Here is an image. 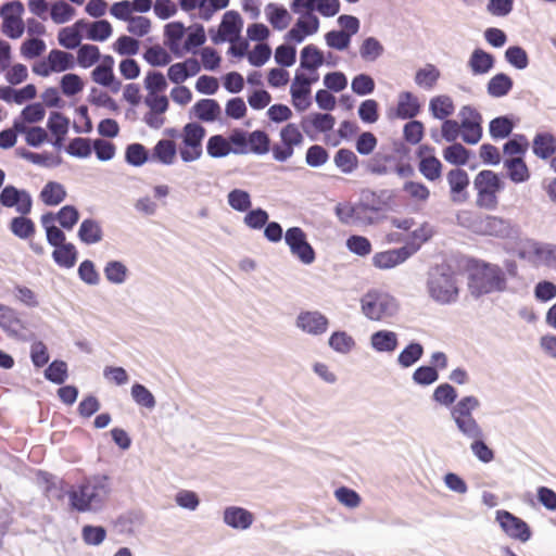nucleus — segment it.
Instances as JSON below:
<instances>
[{
	"label": "nucleus",
	"mask_w": 556,
	"mask_h": 556,
	"mask_svg": "<svg viewBox=\"0 0 556 556\" xmlns=\"http://www.w3.org/2000/svg\"><path fill=\"white\" fill-rule=\"evenodd\" d=\"M428 291L441 304L455 302L459 293L455 275L448 268L437 269L430 275Z\"/></svg>",
	"instance_id": "7"
},
{
	"label": "nucleus",
	"mask_w": 556,
	"mask_h": 556,
	"mask_svg": "<svg viewBox=\"0 0 556 556\" xmlns=\"http://www.w3.org/2000/svg\"><path fill=\"white\" fill-rule=\"evenodd\" d=\"M65 187L56 181H48L40 191L39 198L48 206H56L66 199Z\"/></svg>",
	"instance_id": "30"
},
{
	"label": "nucleus",
	"mask_w": 556,
	"mask_h": 556,
	"mask_svg": "<svg viewBox=\"0 0 556 556\" xmlns=\"http://www.w3.org/2000/svg\"><path fill=\"white\" fill-rule=\"evenodd\" d=\"M496 521L500 523L505 534L513 540L525 543L529 541L532 535L529 525L507 510H497Z\"/></svg>",
	"instance_id": "9"
},
{
	"label": "nucleus",
	"mask_w": 556,
	"mask_h": 556,
	"mask_svg": "<svg viewBox=\"0 0 556 556\" xmlns=\"http://www.w3.org/2000/svg\"><path fill=\"white\" fill-rule=\"evenodd\" d=\"M420 112L418 98L410 91H402L399 94L394 115L401 119H410Z\"/></svg>",
	"instance_id": "22"
},
{
	"label": "nucleus",
	"mask_w": 556,
	"mask_h": 556,
	"mask_svg": "<svg viewBox=\"0 0 556 556\" xmlns=\"http://www.w3.org/2000/svg\"><path fill=\"white\" fill-rule=\"evenodd\" d=\"M503 165L506 170L507 177L514 184L527 182L531 177L530 169L527 163L525 162L523 157L504 159Z\"/></svg>",
	"instance_id": "25"
},
{
	"label": "nucleus",
	"mask_w": 556,
	"mask_h": 556,
	"mask_svg": "<svg viewBox=\"0 0 556 556\" xmlns=\"http://www.w3.org/2000/svg\"><path fill=\"white\" fill-rule=\"evenodd\" d=\"M472 440L470 444L471 452L482 463H491L494 459V452L484 442V433L481 430V434L477 438H469Z\"/></svg>",
	"instance_id": "52"
},
{
	"label": "nucleus",
	"mask_w": 556,
	"mask_h": 556,
	"mask_svg": "<svg viewBox=\"0 0 556 556\" xmlns=\"http://www.w3.org/2000/svg\"><path fill=\"white\" fill-rule=\"evenodd\" d=\"M112 26L106 20L89 24L87 37L94 41H104L112 35Z\"/></svg>",
	"instance_id": "62"
},
{
	"label": "nucleus",
	"mask_w": 556,
	"mask_h": 556,
	"mask_svg": "<svg viewBox=\"0 0 556 556\" xmlns=\"http://www.w3.org/2000/svg\"><path fill=\"white\" fill-rule=\"evenodd\" d=\"M534 264L547 267L556 266V252L554 249L544 245H536L533 250Z\"/></svg>",
	"instance_id": "64"
},
{
	"label": "nucleus",
	"mask_w": 556,
	"mask_h": 556,
	"mask_svg": "<svg viewBox=\"0 0 556 556\" xmlns=\"http://www.w3.org/2000/svg\"><path fill=\"white\" fill-rule=\"evenodd\" d=\"M0 328L9 333H18L22 329L21 319L17 317L16 312L5 305L0 304Z\"/></svg>",
	"instance_id": "46"
},
{
	"label": "nucleus",
	"mask_w": 556,
	"mask_h": 556,
	"mask_svg": "<svg viewBox=\"0 0 556 556\" xmlns=\"http://www.w3.org/2000/svg\"><path fill=\"white\" fill-rule=\"evenodd\" d=\"M318 78V74L309 77L301 72L295 73L290 88V94L292 98V104L298 111L302 112L309 108L311 85L316 83Z\"/></svg>",
	"instance_id": "11"
},
{
	"label": "nucleus",
	"mask_w": 556,
	"mask_h": 556,
	"mask_svg": "<svg viewBox=\"0 0 556 556\" xmlns=\"http://www.w3.org/2000/svg\"><path fill=\"white\" fill-rule=\"evenodd\" d=\"M10 230L20 239H29L35 235L36 226L30 218L26 217V215H21L12 218L10 223Z\"/></svg>",
	"instance_id": "44"
},
{
	"label": "nucleus",
	"mask_w": 556,
	"mask_h": 556,
	"mask_svg": "<svg viewBox=\"0 0 556 556\" xmlns=\"http://www.w3.org/2000/svg\"><path fill=\"white\" fill-rule=\"evenodd\" d=\"M319 20L314 14H306L300 17L293 27L287 33V40L296 43L302 42L307 36L314 35L318 31Z\"/></svg>",
	"instance_id": "18"
},
{
	"label": "nucleus",
	"mask_w": 556,
	"mask_h": 556,
	"mask_svg": "<svg viewBox=\"0 0 556 556\" xmlns=\"http://www.w3.org/2000/svg\"><path fill=\"white\" fill-rule=\"evenodd\" d=\"M529 141L525 135H515L503 146L504 159L523 157L529 149Z\"/></svg>",
	"instance_id": "39"
},
{
	"label": "nucleus",
	"mask_w": 556,
	"mask_h": 556,
	"mask_svg": "<svg viewBox=\"0 0 556 556\" xmlns=\"http://www.w3.org/2000/svg\"><path fill=\"white\" fill-rule=\"evenodd\" d=\"M469 288L476 295L503 291L506 288L505 274L496 265L484 264L470 276Z\"/></svg>",
	"instance_id": "6"
},
{
	"label": "nucleus",
	"mask_w": 556,
	"mask_h": 556,
	"mask_svg": "<svg viewBox=\"0 0 556 556\" xmlns=\"http://www.w3.org/2000/svg\"><path fill=\"white\" fill-rule=\"evenodd\" d=\"M242 29V18L236 11H228L224 14L218 27L217 35L213 38L215 43L229 41L231 43L239 39Z\"/></svg>",
	"instance_id": "14"
},
{
	"label": "nucleus",
	"mask_w": 556,
	"mask_h": 556,
	"mask_svg": "<svg viewBox=\"0 0 556 556\" xmlns=\"http://www.w3.org/2000/svg\"><path fill=\"white\" fill-rule=\"evenodd\" d=\"M410 254L406 247L378 252L372 256V265L379 269H390L405 262Z\"/></svg>",
	"instance_id": "20"
},
{
	"label": "nucleus",
	"mask_w": 556,
	"mask_h": 556,
	"mask_svg": "<svg viewBox=\"0 0 556 556\" xmlns=\"http://www.w3.org/2000/svg\"><path fill=\"white\" fill-rule=\"evenodd\" d=\"M480 406V401L473 395L462 397L451 409V416L459 430L466 438H477L481 434L482 428L473 417V412Z\"/></svg>",
	"instance_id": "5"
},
{
	"label": "nucleus",
	"mask_w": 556,
	"mask_h": 556,
	"mask_svg": "<svg viewBox=\"0 0 556 556\" xmlns=\"http://www.w3.org/2000/svg\"><path fill=\"white\" fill-rule=\"evenodd\" d=\"M206 151L211 157L220 159L231 153V146L227 138L222 135H214L208 138Z\"/></svg>",
	"instance_id": "45"
},
{
	"label": "nucleus",
	"mask_w": 556,
	"mask_h": 556,
	"mask_svg": "<svg viewBox=\"0 0 556 556\" xmlns=\"http://www.w3.org/2000/svg\"><path fill=\"white\" fill-rule=\"evenodd\" d=\"M505 182L501 176L491 170L479 172L473 179L477 191L476 204L480 208L496 210L498 206V193L504 189Z\"/></svg>",
	"instance_id": "3"
},
{
	"label": "nucleus",
	"mask_w": 556,
	"mask_h": 556,
	"mask_svg": "<svg viewBox=\"0 0 556 556\" xmlns=\"http://www.w3.org/2000/svg\"><path fill=\"white\" fill-rule=\"evenodd\" d=\"M328 318L318 311L301 312L296 318V326L304 332L319 336L327 331Z\"/></svg>",
	"instance_id": "15"
},
{
	"label": "nucleus",
	"mask_w": 556,
	"mask_h": 556,
	"mask_svg": "<svg viewBox=\"0 0 556 556\" xmlns=\"http://www.w3.org/2000/svg\"><path fill=\"white\" fill-rule=\"evenodd\" d=\"M286 243L291 253L303 264H312L315 261V251L306 240L304 230L300 227H291L286 231Z\"/></svg>",
	"instance_id": "10"
},
{
	"label": "nucleus",
	"mask_w": 556,
	"mask_h": 556,
	"mask_svg": "<svg viewBox=\"0 0 556 556\" xmlns=\"http://www.w3.org/2000/svg\"><path fill=\"white\" fill-rule=\"evenodd\" d=\"M366 211V206L351 202H340L334 207V214L339 222L348 226L369 224L370 220L367 222L363 216Z\"/></svg>",
	"instance_id": "16"
},
{
	"label": "nucleus",
	"mask_w": 556,
	"mask_h": 556,
	"mask_svg": "<svg viewBox=\"0 0 556 556\" xmlns=\"http://www.w3.org/2000/svg\"><path fill=\"white\" fill-rule=\"evenodd\" d=\"M0 203L5 207H15L20 215H28L33 208V199L29 192L20 190L12 185L5 186L0 192Z\"/></svg>",
	"instance_id": "12"
},
{
	"label": "nucleus",
	"mask_w": 556,
	"mask_h": 556,
	"mask_svg": "<svg viewBox=\"0 0 556 556\" xmlns=\"http://www.w3.org/2000/svg\"><path fill=\"white\" fill-rule=\"evenodd\" d=\"M253 521V514L242 507L230 506L224 510V522L233 529L245 530Z\"/></svg>",
	"instance_id": "24"
},
{
	"label": "nucleus",
	"mask_w": 556,
	"mask_h": 556,
	"mask_svg": "<svg viewBox=\"0 0 556 556\" xmlns=\"http://www.w3.org/2000/svg\"><path fill=\"white\" fill-rule=\"evenodd\" d=\"M324 61L323 52L315 45H307L301 51L300 66L313 75L317 74V70L324 64Z\"/></svg>",
	"instance_id": "28"
},
{
	"label": "nucleus",
	"mask_w": 556,
	"mask_h": 556,
	"mask_svg": "<svg viewBox=\"0 0 556 556\" xmlns=\"http://www.w3.org/2000/svg\"><path fill=\"white\" fill-rule=\"evenodd\" d=\"M469 67L475 75L488 73L494 64L493 55L482 49H475L469 59Z\"/></svg>",
	"instance_id": "37"
},
{
	"label": "nucleus",
	"mask_w": 556,
	"mask_h": 556,
	"mask_svg": "<svg viewBox=\"0 0 556 556\" xmlns=\"http://www.w3.org/2000/svg\"><path fill=\"white\" fill-rule=\"evenodd\" d=\"M70 121L60 112H52L48 118L47 127L55 137L54 146H61L68 131Z\"/></svg>",
	"instance_id": "33"
},
{
	"label": "nucleus",
	"mask_w": 556,
	"mask_h": 556,
	"mask_svg": "<svg viewBox=\"0 0 556 556\" xmlns=\"http://www.w3.org/2000/svg\"><path fill=\"white\" fill-rule=\"evenodd\" d=\"M532 151L542 160L552 157L556 153L555 136L551 132L536 134L532 140Z\"/></svg>",
	"instance_id": "27"
},
{
	"label": "nucleus",
	"mask_w": 556,
	"mask_h": 556,
	"mask_svg": "<svg viewBox=\"0 0 556 556\" xmlns=\"http://www.w3.org/2000/svg\"><path fill=\"white\" fill-rule=\"evenodd\" d=\"M55 216L52 212L43 214L40 218L41 225L46 230L48 243L54 248H59L60 245L66 243V237L63 230L53 224Z\"/></svg>",
	"instance_id": "31"
},
{
	"label": "nucleus",
	"mask_w": 556,
	"mask_h": 556,
	"mask_svg": "<svg viewBox=\"0 0 556 556\" xmlns=\"http://www.w3.org/2000/svg\"><path fill=\"white\" fill-rule=\"evenodd\" d=\"M228 204L238 212H247L252 206L251 197L248 191L233 189L228 193Z\"/></svg>",
	"instance_id": "56"
},
{
	"label": "nucleus",
	"mask_w": 556,
	"mask_h": 556,
	"mask_svg": "<svg viewBox=\"0 0 556 556\" xmlns=\"http://www.w3.org/2000/svg\"><path fill=\"white\" fill-rule=\"evenodd\" d=\"M205 39L206 36L202 25L192 27L185 42H181V53L193 51L198 47L202 46L205 42Z\"/></svg>",
	"instance_id": "58"
},
{
	"label": "nucleus",
	"mask_w": 556,
	"mask_h": 556,
	"mask_svg": "<svg viewBox=\"0 0 556 556\" xmlns=\"http://www.w3.org/2000/svg\"><path fill=\"white\" fill-rule=\"evenodd\" d=\"M329 345L337 352L349 353L355 345L354 339L344 331H336L329 338Z\"/></svg>",
	"instance_id": "59"
},
{
	"label": "nucleus",
	"mask_w": 556,
	"mask_h": 556,
	"mask_svg": "<svg viewBox=\"0 0 556 556\" xmlns=\"http://www.w3.org/2000/svg\"><path fill=\"white\" fill-rule=\"evenodd\" d=\"M192 112L198 119L211 123L219 118L222 109L214 99H201L194 103Z\"/></svg>",
	"instance_id": "26"
},
{
	"label": "nucleus",
	"mask_w": 556,
	"mask_h": 556,
	"mask_svg": "<svg viewBox=\"0 0 556 556\" xmlns=\"http://www.w3.org/2000/svg\"><path fill=\"white\" fill-rule=\"evenodd\" d=\"M514 129V123L507 116H500L490 122L489 131L494 140L508 137Z\"/></svg>",
	"instance_id": "51"
},
{
	"label": "nucleus",
	"mask_w": 556,
	"mask_h": 556,
	"mask_svg": "<svg viewBox=\"0 0 556 556\" xmlns=\"http://www.w3.org/2000/svg\"><path fill=\"white\" fill-rule=\"evenodd\" d=\"M54 262L64 268H72L77 261V251L73 243H64L52 252Z\"/></svg>",
	"instance_id": "41"
},
{
	"label": "nucleus",
	"mask_w": 556,
	"mask_h": 556,
	"mask_svg": "<svg viewBox=\"0 0 556 556\" xmlns=\"http://www.w3.org/2000/svg\"><path fill=\"white\" fill-rule=\"evenodd\" d=\"M443 157L450 164L462 166L468 163L470 152L463 144L454 142L443 150Z\"/></svg>",
	"instance_id": "48"
},
{
	"label": "nucleus",
	"mask_w": 556,
	"mask_h": 556,
	"mask_svg": "<svg viewBox=\"0 0 556 556\" xmlns=\"http://www.w3.org/2000/svg\"><path fill=\"white\" fill-rule=\"evenodd\" d=\"M433 151L434 149L427 144L420 146L417 150L418 169L430 181H435L441 177L443 167L441 161L433 155Z\"/></svg>",
	"instance_id": "13"
},
{
	"label": "nucleus",
	"mask_w": 556,
	"mask_h": 556,
	"mask_svg": "<svg viewBox=\"0 0 556 556\" xmlns=\"http://www.w3.org/2000/svg\"><path fill=\"white\" fill-rule=\"evenodd\" d=\"M301 124H286L279 131V142L271 146L273 159L277 162H286L294 154V150L304 142Z\"/></svg>",
	"instance_id": "8"
},
{
	"label": "nucleus",
	"mask_w": 556,
	"mask_h": 556,
	"mask_svg": "<svg viewBox=\"0 0 556 556\" xmlns=\"http://www.w3.org/2000/svg\"><path fill=\"white\" fill-rule=\"evenodd\" d=\"M346 248L352 253H354L358 256H367L372 251L370 241L366 237L358 236V235H353L348 238Z\"/></svg>",
	"instance_id": "60"
},
{
	"label": "nucleus",
	"mask_w": 556,
	"mask_h": 556,
	"mask_svg": "<svg viewBox=\"0 0 556 556\" xmlns=\"http://www.w3.org/2000/svg\"><path fill=\"white\" fill-rule=\"evenodd\" d=\"M185 26L180 22H172L165 26V42L172 52L181 54V40L185 36Z\"/></svg>",
	"instance_id": "36"
},
{
	"label": "nucleus",
	"mask_w": 556,
	"mask_h": 556,
	"mask_svg": "<svg viewBox=\"0 0 556 556\" xmlns=\"http://www.w3.org/2000/svg\"><path fill=\"white\" fill-rule=\"evenodd\" d=\"M249 153L263 155L271 151L270 138L263 130H254L248 135Z\"/></svg>",
	"instance_id": "40"
},
{
	"label": "nucleus",
	"mask_w": 556,
	"mask_h": 556,
	"mask_svg": "<svg viewBox=\"0 0 556 556\" xmlns=\"http://www.w3.org/2000/svg\"><path fill=\"white\" fill-rule=\"evenodd\" d=\"M100 50L94 45L79 46L77 51V63L84 68L91 67L100 60Z\"/></svg>",
	"instance_id": "54"
},
{
	"label": "nucleus",
	"mask_w": 556,
	"mask_h": 556,
	"mask_svg": "<svg viewBox=\"0 0 556 556\" xmlns=\"http://www.w3.org/2000/svg\"><path fill=\"white\" fill-rule=\"evenodd\" d=\"M424 354V348L419 343L408 344L399 355L397 361L402 367H409L415 364Z\"/></svg>",
	"instance_id": "57"
},
{
	"label": "nucleus",
	"mask_w": 556,
	"mask_h": 556,
	"mask_svg": "<svg viewBox=\"0 0 556 556\" xmlns=\"http://www.w3.org/2000/svg\"><path fill=\"white\" fill-rule=\"evenodd\" d=\"M49 62L54 73L65 72L75 66L73 54L59 49H52L49 54Z\"/></svg>",
	"instance_id": "42"
},
{
	"label": "nucleus",
	"mask_w": 556,
	"mask_h": 556,
	"mask_svg": "<svg viewBox=\"0 0 556 556\" xmlns=\"http://www.w3.org/2000/svg\"><path fill=\"white\" fill-rule=\"evenodd\" d=\"M334 124L336 118L329 113H313L301 119V127L307 135H311L312 129L316 132H328Z\"/></svg>",
	"instance_id": "21"
},
{
	"label": "nucleus",
	"mask_w": 556,
	"mask_h": 556,
	"mask_svg": "<svg viewBox=\"0 0 556 556\" xmlns=\"http://www.w3.org/2000/svg\"><path fill=\"white\" fill-rule=\"evenodd\" d=\"M126 162L132 166H141L150 161L148 150L141 143H131L125 151Z\"/></svg>",
	"instance_id": "53"
},
{
	"label": "nucleus",
	"mask_w": 556,
	"mask_h": 556,
	"mask_svg": "<svg viewBox=\"0 0 556 556\" xmlns=\"http://www.w3.org/2000/svg\"><path fill=\"white\" fill-rule=\"evenodd\" d=\"M334 164L344 174H350L358 166L356 154L349 149H340L334 155Z\"/></svg>",
	"instance_id": "50"
},
{
	"label": "nucleus",
	"mask_w": 556,
	"mask_h": 556,
	"mask_svg": "<svg viewBox=\"0 0 556 556\" xmlns=\"http://www.w3.org/2000/svg\"><path fill=\"white\" fill-rule=\"evenodd\" d=\"M111 493L106 476H90L66 491L68 506L77 513L97 511L101 509Z\"/></svg>",
	"instance_id": "1"
},
{
	"label": "nucleus",
	"mask_w": 556,
	"mask_h": 556,
	"mask_svg": "<svg viewBox=\"0 0 556 556\" xmlns=\"http://www.w3.org/2000/svg\"><path fill=\"white\" fill-rule=\"evenodd\" d=\"M54 216L60 226L66 230H72L79 220V212L74 205L61 207Z\"/></svg>",
	"instance_id": "55"
},
{
	"label": "nucleus",
	"mask_w": 556,
	"mask_h": 556,
	"mask_svg": "<svg viewBox=\"0 0 556 556\" xmlns=\"http://www.w3.org/2000/svg\"><path fill=\"white\" fill-rule=\"evenodd\" d=\"M177 153V143L174 140L161 139L153 147L150 154V161L164 165H172L176 161Z\"/></svg>",
	"instance_id": "23"
},
{
	"label": "nucleus",
	"mask_w": 556,
	"mask_h": 556,
	"mask_svg": "<svg viewBox=\"0 0 556 556\" xmlns=\"http://www.w3.org/2000/svg\"><path fill=\"white\" fill-rule=\"evenodd\" d=\"M511 88L513 79L504 73L496 74L488 83V92L495 98L506 96Z\"/></svg>",
	"instance_id": "43"
},
{
	"label": "nucleus",
	"mask_w": 556,
	"mask_h": 556,
	"mask_svg": "<svg viewBox=\"0 0 556 556\" xmlns=\"http://www.w3.org/2000/svg\"><path fill=\"white\" fill-rule=\"evenodd\" d=\"M144 59L153 66H165L172 61L169 53L160 46L150 47L144 53Z\"/></svg>",
	"instance_id": "63"
},
{
	"label": "nucleus",
	"mask_w": 556,
	"mask_h": 556,
	"mask_svg": "<svg viewBox=\"0 0 556 556\" xmlns=\"http://www.w3.org/2000/svg\"><path fill=\"white\" fill-rule=\"evenodd\" d=\"M362 313L370 320L383 321L397 312V303L389 293L369 290L361 299Z\"/></svg>",
	"instance_id": "4"
},
{
	"label": "nucleus",
	"mask_w": 556,
	"mask_h": 556,
	"mask_svg": "<svg viewBox=\"0 0 556 556\" xmlns=\"http://www.w3.org/2000/svg\"><path fill=\"white\" fill-rule=\"evenodd\" d=\"M166 134L179 142L177 150L182 162L191 163L198 161L203 154V139L206 130L199 123H187L180 131L175 128L166 130Z\"/></svg>",
	"instance_id": "2"
},
{
	"label": "nucleus",
	"mask_w": 556,
	"mask_h": 556,
	"mask_svg": "<svg viewBox=\"0 0 556 556\" xmlns=\"http://www.w3.org/2000/svg\"><path fill=\"white\" fill-rule=\"evenodd\" d=\"M479 233L492 237H507L510 232V223L500 216L488 215L476 224Z\"/></svg>",
	"instance_id": "19"
},
{
	"label": "nucleus",
	"mask_w": 556,
	"mask_h": 556,
	"mask_svg": "<svg viewBox=\"0 0 556 556\" xmlns=\"http://www.w3.org/2000/svg\"><path fill=\"white\" fill-rule=\"evenodd\" d=\"M76 13V10L63 0H58L51 4L50 16L55 24L70 22Z\"/></svg>",
	"instance_id": "49"
},
{
	"label": "nucleus",
	"mask_w": 556,
	"mask_h": 556,
	"mask_svg": "<svg viewBox=\"0 0 556 556\" xmlns=\"http://www.w3.org/2000/svg\"><path fill=\"white\" fill-rule=\"evenodd\" d=\"M78 238L86 244L100 242L103 238V231L100 224L91 218L84 219L78 229Z\"/></svg>",
	"instance_id": "35"
},
{
	"label": "nucleus",
	"mask_w": 556,
	"mask_h": 556,
	"mask_svg": "<svg viewBox=\"0 0 556 556\" xmlns=\"http://www.w3.org/2000/svg\"><path fill=\"white\" fill-rule=\"evenodd\" d=\"M429 111L434 118L442 121L454 114L455 105L450 96L441 94L430 100Z\"/></svg>",
	"instance_id": "34"
},
{
	"label": "nucleus",
	"mask_w": 556,
	"mask_h": 556,
	"mask_svg": "<svg viewBox=\"0 0 556 556\" xmlns=\"http://www.w3.org/2000/svg\"><path fill=\"white\" fill-rule=\"evenodd\" d=\"M265 13L267 21L276 30H285L292 21L288 10L276 3H268L265 8Z\"/></svg>",
	"instance_id": "29"
},
{
	"label": "nucleus",
	"mask_w": 556,
	"mask_h": 556,
	"mask_svg": "<svg viewBox=\"0 0 556 556\" xmlns=\"http://www.w3.org/2000/svg\"><path fill=\"white\" fill-rule=\"evenodd\" d=\"M113 65L114 60L111 55L103 56L101 64L91 72L92 80L101 86L111 87L115 80Z\"/></svg>",
	"instance_id": "32"
},
{
	"label": "nucleus",
	"mask_w": 556,
	"mask_h": 556,
	"mask_svg": "<svg viewBox=\"0 0 556 556\" xmlns=\"http://www.w3.org/2000/svg\"><path fill=\"white\" fill-rule=\"evenodd\" d=\"M440 78V71L432 64L419 68L415 75V83L427 90L432 89Z\"/></svg>",
	"instance_id": "47"
},
{
	"label": "nucleus",
	"mask_w": 556,
	"mask_h": 556,
	"mask_svg": "<svg viewBox=\"0 0 556 556\" xmlns=\"http://www.w3.org/2000/svg\"><path fill=\"white\" fill-rule=\"evenodd\" d=\"M370 342L378 352H393L397 346V337L393 331L379 330L371 334Z\"/></svg>",
	"instance_id": "38"
},
{
	"label": "nucleus",
	"mask_w": 556,
	"mask_h": 556,
	"mask_svg": "<svg viewBox=\"0 0 556 556\" xmlns=\"http://www.w3.org/2000/svg\"><path fill=\"white\" fill-rule=\"evenodd\" d=\"M58 41L65 49H76L80 46L81 35L71 26L63 27L58 33Z\"/></svg>",
	"instance_id": "61"
},
{
	"label": "nucleus",
	"mask_w": 556,
	"mask_h": 556,
	"mask_svg": "<svg viewBox=\"0 0 556 556\" xmlns=\"http://www.w3.org/2000/svg\"><path fill=\"white\" fill-rule=\"evenodd\" d=\"M453 202H465L468 199L469 176L465 169L453 168L446 174Z\"/></svg>",
	"instance_id": "17"
}]
</instances>
